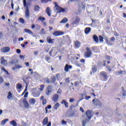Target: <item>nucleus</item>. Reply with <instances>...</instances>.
Returning <instances> with one entry per match:
<instances>
[{
  "mask_svg": "<svg viewBox=\"0 0 126 126\" xmlns=\"http://www.w3.org/2000/svg\"><path fill=\"white\" fill-rule=\"evenodd\" d=\"M1 69H2V70L4 71V72H6V73H8V71L5 69V67H2Z\"/></svg>",
  "mask_w": 126,
  "mask_h": 126,
  "instance_id": "52",
  "label": "nucleus"
},
{
  "mask_svg": "<svg viewBox=\"0 0 126 126\" xmlns=\"http://www.w3.org/2000/svg\"><path fill=\"white\" fill-rule=\"evenodd\" d=\"M3 78H2V77L1 76H0V84H1L3 82Z\"/></svg>",
  "mask_w": 126,
  "mask_h": 126,
  "instance_id": "47",
  "label": "nucleus"
},
{
  "mask_svg": "<svg viewBox=\"0 0 126 126\" xmlns=\"http://www.w3.org/2000/svg\"><path fill=\"white\" fill-rule=\"evenodd\" d=\"M68 19L66 18H64L61 21L60 23H66L67 22Z\"/></svg>",
  "mask_w": 126,
  "mask_h": 126,
  "instance_id": "32",
  "label": "nucleus"
},
{
  "mask_svg": "<svg viewBox=\"0 0 126 126\" xmlns=\"http://www.w3.org/2000/svg\"><path fill=\"white\" fill-rule=\"evenodd\" d=\"M46 41L49 44H54V41H55V39H52L51 36H49L47 37Z\"/></svg>",
  "mask_w": 126,
  "mask_h": 126,
  "instance_id": "17",
  "label": "nucleus"
},
{
  "mask_svg": "<svg viewBox=\"0 0 126 126\" xmlns=\"http://www.w3.org/2000/svg\"><path fill=\"white\" fill-rule=\"evenodd\" d=\"M93 39L94 42H96V43H98V42H99V38H98V36L96 35V34L94 35Z\"/></svg>",
  "mask_w": 126,
  "mask_h": 126,
  "instance_id": "23",
  "label": "nucleus"
},
{
  "mask_svg": "<svg viewBox=\"0 0 126 126\" xmlns=\"http://www.w3.org/2000/svg\"><path fill=\"white\" fill-rule=\"evenodd\" d=\"M45 12L47 14V15L49 16V17H50L52 13V10L51 9V8L50 7H47L46 8Z\"/></svg>",
  "mask_w": 126,
  "mask_h": 126,
  "instance_id": "16",
  "label": "nucleus"
},
{
  "mask_svg": "<svg viewBox=\"0 0 126 126\" xmlns=\"http://www.w3.org/2000/svg\"><path fill=\"white\" fill-rule=\"evenodd\" d=\"M60 107V103L57 102L56 104H55L54 106V110H58V108Z\"/></svg>",
  "mask_w": 126,
  "mask_h": 126,
  "instance_id": "33",
  "label": "nucleus"
},
{
  "mask_svg": "<svg viewBox=\"0 0 126 126\" xmlns=\"http://www.w3.org/2000/svg\"><path fill=\"white\" fill-rule=\"evenodd\" d=\"M63 34H64V32L61 31H55L53 33V35L55 36V37H58V36H62V35H63Z\"/></svg>",
  "mask_w": 126,
  "mask_h": 126,
  "instance_id": "10",
  "label": "nucleus"
},
{
  "mask_svg": "<svg viewBox=\"0 0 126 126\" xmlns=\"http://www.w3.org/2000/svg\"><path fill=\"white\" fill-rule=\"evenodd\" d=\"M114 66H113L112 67H111V66L106 65V68H107V70H108L109 72H111L112 71V68H114Z\"/></svg>",
  "mask_w": 126,
  "mask_h": 126,
  "instance_id": "27",
  "label": "nucleus"
},
{
  "mask_svg": "<svg viewBox=\"0 0 126 126\" xmlns=\"http://www.w3.org/2000/svg\"><path fill=\"white\" fill-rule=\"evenodd\" d=\"M80 63L85 64V59H81L80 60Z\"/></svg>",
  "mask_w": 126,
  "mask_h": 126,
  "instance_id": "49",
  "label": "nucleus"
},
{
  "mask_svg": "<svg viewBox=\"0 0 126 126\" xmlns=\"http://www.w3.org/2000/svg\"><path fill=\"white\" fill-rule=\"evenodd\" d=\"M0 61H1V62H0L1 64H2L3 65H7V60L4 59V57H2L1 58Z\"/></svg>",
  "mask_w": 126,
  "mask_h": 126,
  "instance_id": "13",
  "label": "nucleus"
},
{
  "mask_svg": "<svg viewBox=\"0 0 126 126\" xmlns=\"http://www.w3.org/2000/svg\"><path fill=\"white\" fill-rule=\"evenodd\" d=\"M42 125L43 126H46L47 125V126H51L52 122H51V121L49 122V118L48 117H46L43 119Z\"/></svg>",
  "mask_w": 126,
  "mask_h": 126,
  "instance_id": "5",
  "label": "nucleus"
},
{
  "mask_svg": "<svg viewBox=\"0 0 126 126\" xmlns=\"http://www.w3.org/2000/svg\"><path fill=\"white\" fill-rule=\"evenodd\" d=\"M42 2H45L46 3V2H49V1H52V0H41Z\"/></svg>",
  "mask_w": 126,
  "mask_h": 126,
  "instance_id": "45",
  "label": "nucleus"
},
{
  "mask_svg": "<svg viewBox=\"0 0 126 126\" xmlns=\"http://www.w3.org/2000/svg\"><path fill=\"white\" fill-rule=\"evenodd\" d=\"M81 46V43L79 41H76L75 42V47L76 48H79Z\"/></svg>",
  "mask_w": 126,
  "mask_h": 126,
  "instance_id": "24",
  "label": "nucleus"
},
{
  "mask_svg": "<svg viewBox=\"0 0 126 126\" xmlns=\"http://www.w3.org/2000/svg\"><path fill=\"white\" fill-rule=\"evenodd\" d=\"M54 4L55 9L57 11H58V13H61V12H64V11H65V9H64V8H62V7L58 5L57 2H55Z\"/></svg>",
  "mask_w": 126,
  "mask_h": 126,
  "instance_id": "4",
  "label": "nucleus"
},
{
  "mask_svg": "<svg viewBox=\"0 0 126 126\" xmlns=\"http://www.w3.org/2000/svg\"><path fill=\"white\" fill-rule=\"evenodd\" d=\"M16 63L15 62V61L13 60L10 62V64H15Z\"/></svg>",
  "mask_w": 126,
  "mask_h": 126,
  "instance_id": "50",
  "label": "nucleus"
},
{
  "mask_svg": "<svg viewBox=\"0 0 126 126\" xmlns=\"http://www.w3.org/2000/svg\"><path fill=\"white\" fill-rule=\"evenodd\" d=\"M59 98H60V95L58 94H54L52 97V101L54 103H57L59 101Z\"/></svg>",
  "mask_w": 126,
  "mask_h": 126,
  "instance_id": "11",
  "label": "nucleus"
},
{
  "mask_svg": "<svg viewBox=\"0 0 126 126\" xmlns=\"http://www.w3.org/2000/svg\"><path fill=\"white\" fill-rule=\"evenodd\" d=\"M29 103L31 105H35V103H36V99L34 98L30 99Z\"/></svg>",
  "mask_w": 126,
  "mask_h": 126,
  "instance_id": "18",
  "label": "nucleus"
},
{
  "mask_svg": "<svg viewBox=\"0 0 126 126\" xmlns=\"http://www.w3.org/2000/svg\"><path fill=\"white\" fill-rule=\"evenodd\" d=\"M80 111H81V112H82V113H85V111L84 110H83V108H82V107H80Z\"/></svg>",
  "mask_w": 126,
  "mask_h": 126,
  "instance_id": "58",
  "label": "nucleus"
},
{
  "mask_svg": "<svg viewBox=\"0 0 126 126\" xmlns=\"http://www.w3.org/2000/svg\"><path fill=\"white\" fill-rule=\"evenodd\" d=\"M48 109H52V105H49L45 107L46 114H48Z\"/></svg>",
  "mask_w": 126,
  "mask_h": 126,
  "instance_id": "31",
  "label": "nucleus"
},
{
  "mask_svg": "<svg viewBox=\"0 0 126 126\" xmlns=\"http://www.w3.org/2000/svg\"><path fill=\"white\" fill-rule=\"evenodd\" d=\"M7 99H11V98H12V94L11 93V92H9L8 93V95L7 96Z\"/></svg>",
  "mask_w": 126,
  "mask_h": 126,
  "instance_id": "35",
  "label": "nucleus"
},
{
  "mask_svg": "<svg viewBox=\"0 0 126 126\" xmlns=\"http://www.w3.org/2000/svg\"><path fill=\"white\" fill-rule=\"evenodd\" d=\"M90 32H91V28L87 27L85 29V34H89Z\"/></svg>",
  "mask_w": 126,
  "mask_h": 126,
  "instance_id": "21",
  "label": "nucleus"
},
{
  "mask_svg": "<svg viewBox=\"0 0 126 126\" xmlns=\"http://www.w3.org/2000/svg\"><path fill=\"white\" fill-rule=\"evenodd\" d=\"M19 21L21 23H22V24H24V23H25V21H24V19L22 18H20L19 19Z\"/></svg>",
  "mask_w": 126,
  "mask_h": 126,
  "instance_id": "42",
  "label": "nucleus"
},
{
  "mask_svg": "<svg viewBox=\"0 0 126 126\" xmlns=\"http://www.w3.org/2000/svg\"><path fill=\"white\" fill-rule=\"evenodd\" d=\"M86 123H87L86 121L83 120L82 121V126H86Z\"/></svg>",
  "mask_w": 126,
  "mask_h": 126,
  "instance_id": "46",
  "label": "nucleus"
},
{
  "mask_svg": "<svg viewBox=\"0 0 126 126\" xmlns=\"http://www.w3.org/2000/svg\"><path fill=\"white\" fill-rule=\"evenodd\" d=\"M0 51L1 53H8L10 51V48L9 47H3L1 48Z\"/></svg>",
  "mask_w": 126,
  "mask_h": 126,
  "instance_id": "12",
  "label": "nucleus"
},
{
  "mask_svg": "<svg viewBox=\"0 0 126 126\" xmlns=\"http://www.w3.org/2000/svg\"><path fill=\"white\" fill-rule=\"evenodd\" d=\"M53 92V86L52 85H48L46 88V94L47 96L50 95L51 93Z\"/></svg>",
  "mask_w": 126,
  "mask_h": 126,
  "instance_id": "7",
  "label": "nucleus"
},
{
  "mask_svg": "<svg viewBox=\"0 0 126 126\" xmlns=\"http://www.w3.org/2000/svg\"><path fill=\"white\" fill-rule=\"evenodd\" d=\"M24 6L26 7L25 9V17L29 18L30 16V12L29 11V7H28V4L26 3V0H23Z\"/></svg>",
  "mask_w": 126,
  "mask_h": 126,
  "instance_id": "1",
  "label": "nucleus"
},
{
  "mask_svg": "<svg viewBox=\"0 0 126 126\" xmlns=\"http://www.w3.org/2000/svg\"><path fill=\"white\" fill-rule=\"evenodd\" d=\"M23 103L24 105L25 108H26V109H28L29 108V106H30L29 103H28V101L26 98H24L23 100Z\"/></svg>",
  "mask_w": 126,
  "mask_h": 126,
  "instance_id": "15",
  "label": "nucleus"
},
{
  "mask_svg": "<svg viewBox=\"0 0 126 126\" xmlns=\"http://www.w3.org/2000/svg\"><path fill=\"white\" fill-rule=\"evenodd\" d=\"M100 77L103 78V81H107V80H108V77H109V76H108V73L106 71L100 72Z\"/></svg>",
  "mask_w": 126,
  "mask_h": 126,
  "instance_id": "3",
  "label": "nucleus"
},
{
  "mask_svg": "<svg viewBox=\"0 0 126 126\" xmlns=\"http://www.w3.org/2000/svg\"><path fill=\"white\" fill-rule=\"evenodd\" d=\"M75 86H78L79 85V82L77 81L75 83H74Z\"/></svg>",
  "mask_w": 126,
  "mask_h": 126,
  "instance_id": "61",
  "label": "nucleus"
},
{
  "mask_svg": "<svg viewBox=\"0 0 126 126\" xmlns=\"http://www.w3.org/2000/svg\"><path fill=\"white\" fill-rule=\"evenodd\" d=\"M61 104L64 105L65 108H67L68 107V102H67L65 100H63L61 101Z\"/></svg>",
  "mask_w": 126,
  "mask_h": 126,
  "instance_id": "20",
  "label": "nucleus"
},
{
  "mask_svg": "<svg viewBox=\"0 0 126 126\" xmlns=\"http://www.w3.org/2000/svg\"><path fill=\"white\" fill-rule=\"evenodd\" d=\"M92 50H93L94 52V53H96V50H97V47H95V46L92 47Z\"/></svg>",
  "mask_w": 126,
  "mask_h": 126,
  "instance_id": "43",
  "label": "nucleus"
},
{
  "mask_svg": "<svg viewBox=\"0 0 126 126\" xmlns=\"http://www.w3.org/2000/svg\"><path fill=\"white\" fill-rule=\"evenodd\" d=\"M50 60H51V57L50 56H45V61H47L48 63H50L49 61H50Z\"/></svg>",
  "mask_w": 126,
  "mask_h": 126,
  "instance_id": "41",
  "label": "nucleus"
},
{
  "mask_svg": "<svg viewBox=\"0 0 126 126\" xmlns=\"http://www.w3.org/2000/svg\"><path fill=\"white\" fill-rule=\"evenodd\" d=\"M40 88H39V91H40V92H42V91H43V90H44V88L45 87V85L44 84H42V85H41L40 86Z\"/></svg>",
  "mask_w": 126,
  "mask_h": 126,
  "instance_id": "38",
  "label": "nucleus"
},
{
  "mask_svg": "<svg viewBox=\"0 0 126 126\" xmlns=\"http://www.w3.org/2000/svg\"><path fill=\"white\" fill-rule=\"evenodd\" d=\"M86 52L84 54V58H85V59L91 58V56H92V51H91V49H90V48L89 47H86Z\"/></svg>",
  "mask_w": 126,
  "mask_h": 126,
  "instance_id": "2",
  "label": "nucleus"
},
{
  "mask_svg": "<svg viewBox=\"0 0 126 126\" xmlns=\"http://www.w3.org/2000/svg\"><path fill=\"white\" fill-rule=\"evenodd\" d=\"M25 64H26V65L27 66H28V67L30 66V64L29 63V62H26V63H25Z\"/></svg>",
  "mask_w": 126,
  "mask_h": 126,
  "instance_id": "62",
  "label": "nucleus"
},
{
  "mask_svg": "<svg viewBox=\"0 0 126 126\" xmlns=\"http://www.w3.org/2000/svg\"><path fill=\"white\" fill-rule=\"evenodd\" d=\"M72 68V65L66 64L64 66V70L66 72H68V70H69V69H71Z\"/></svg>",
  "mask_w": 126,
  "mask_h": 126,
  "instance_id": "14",
  "label": "nucleus"
},
{
  "mask_svg": "<svg viewBox=\"0 0 126 126\" xmlns=\"http://www.w3.org/2000/svg\"><path fill=\"white\" fill-rule=\"evenodd\" d=\"M46 104H47V99H43L42 100V105H46Z\"/></svg>",
  "mask_w": 126,
  "mask_h": 126,
  "instance_id": "44",
  "label": "nucleus"
},
{
  "mask_svg": "<svg viewBox=\"0 0 126 126\" xmlns=\"http://www.w3.org/2000/svg\"><path fill=\"white\" fill-rule=\"evenodd\" d=\"M25 32H26V33H28V34H33V32H32V31H31V30L28 29H25L24 30Z\"/></svg>",
  "mask_w": 126,
  "mask_h": 126,
  "instance_id": "28",
  "label": "nucleus"
},
{
  "mask_svg": "<svg viewBox=\"0 0 126 126\" xmlns=\"http://www.w3.org/2000/svg\"><path fill=\"white\" fill-rule=\"evenodd\" d=\"M44 79L45 82H46V83H47L48 84H50V83H51V80H50V79H49L48 78H45Z\"/></svg>",
  "mask_w": 126,
  "mask_h": 126,
  "instance_id": "30",
  "label": "nucleus"
},
{
  "mask_svg": "<svg viewBox=\"0 0 126 126\" xmlns=\"http://www.w3.org/2000/svg\"><path fill=\"white\" fill-rule=\"evenodd\" d=\"M65 82L67 83H69V78H67L65 79Z\"/></svg>",
  "mask_w": 126,
  "mask_h": 126,
  "instance_id": "57",
  "label": "nucleus"
},
{
  "mask_svg": "<svg viewBox=\"0 0 126 126\" xmlns=\"http://www.w3.org/2000/svg\"><path fill=\"white\" fill-rule=\"evenodd\" d=\"M28 92H26L24 95V98H27L28 97Z\"/></svg>",
  "mask_w": 126,
  "mask_h": 126,
  "instance_id": "59",
  "label": "nucleus"
},
{
  "mask_svg": "<svg viewBox=\"0 0 126 126\" xmlns=\"http://www.w3.org/2000/svg\"><path fill=\"white\" fill-rule=\"evenodd\" d=\"M67 122H66V121H65L64 120H62V125H66V123H67Z\"/></svg>",
  "mask_w": 126,
  "mask_h": 126,
  "instance_id": "63",
  "label": "nucleus"
},
{
  "mask_svg": "<svg viewBox=\"0 0 126 126\" xmlns=\"http://www.w3.org/2000/svg\"><path fill=\"white\" fill-rule=\"evenodd\" d=\"M92 70L93 72L94 73V72H96L97 71V67H96V66H94L92 68Z\"/></svg>",
  "mask_w": 126,
  "mask_h": 126,
  "instance_id": "37",
  "label": "nucleus"
},
{
  "mask_svg": "<svg viewBox=\"0 0 126 126\" xmlns=\"http://www.w3.org/2000/svg\"><path fill=\"white\" fill-rule=\"evenodd\" d=\"M80 21V18L78 17H77L75 20V21L72 23L73 25H75V24H77Z\"/></svg>",
  "mask_w": 126,
  "mask_h": 126,
  "instance_id": "19",
  "label": "nucleus"
},
{
  "mask_svg": "<svg viewBox=\"0 0 126 126\" xmlns=\"http://www.w3.org/2000/svg\"><path fill=\"white\" fill-rule=\"evenodd\" d=\"M56 80H57V78L56 77V76H54L51 77V83H55Z\"/></svg>",
  "mask_w": 126,
  "mask_h": 126,
  "instance_id": "26",
  "label": "nucleus"
},
{
  "mask_svg": "<svg viewBox=\"0 0 126 126\" xmlns=\"http://www.w3.org/2000/svg\"><path fill=\"white\" fill-rule=\"evenodd\" d=\"M86 115L89 120H91V118L93 117V115H92V111L90 110H88L86 112Z\"/></svg>",
  "mask_w": 126,
  "mask_h": 126,
  "instance_id": "9",
  "label": "nucleus"
},
{
  "mask_svg": "<svg viewBox=\"0 0 126 126\" xmlns=\"http://www.w3.org/2000/svg\"><path fill=\"white\" fill-rule=\"evenodd\" d=\"M32 95L33 97H39L40 96V93L39 92L36 93L35 92H32Z\"/></svg>",
  "mask_w": 126,
  "mask_h": 126,
  "instance_id": "22",
  "label": "nucleus"
},
{
  "mask_svg": "<svg viewBox=\"0 0 126 126\" xmlns=\"http://www.w3.org/2000/svg\"><path fill=\"white\" fill-rule=\"evenodd\" d=\"M19 58L20 60H24V59H25V55H20Z\"/></svg>",
  "mask_w": 126,
  "mask_h": 126,
  "instance_id": "51",
  "label": "nucleus"
},
{
  "mask_svg": "<svg viewBox=\"0 0 126 126\" xmlns=\"http://www.w3.org/2000/svg\"><path fill=\"white\" fill-rule=\"evenodd\" d=\"M34 10L35 11H39L40 10V6H38L37 5H34Z\"/></svg>",
  "mask_w": 126,
  "mask_h": 126,
  "instance_id": "36",
  "label": "nucleus"
},
{
  "mask_svg": "<svg viewBox=\"0 0 126 126\" xmlns=\"http://www.w3.org/2000/svg\"><path fill=\"white\" fill-rule=\"evenodd\" d=\"M122 96L123 97H126V91H123V93L122 94Z\"/></svg>",
  "mask_w": 126,
  "mask_h": 126,
  "instance_id": "56",
  "label": "nucleus"
},
{
  "mask_svg": "<svg viewBox=\"0 0 126 126\" xmlns=\"http://www.w3.org/2000/svg\"><path fill=\"white\" fill-rule=\"evenodd\" d=\"M53 54V55H52ZM49 55L50 57H56L58 55V51H57V48L53 47L51 49V51L49 52Z\"/></svg>",
  "mask_w": 126,
  "mask_h": 126,
  "instance_id": "6",
  "label": "nucleus"
},
{
  "mask_svg": "<svg viewBox=\"0 0 126 126\" xmlns=\"http://www.w3.org/2000/svg\"><path fill=\"white\" fill-rule=\"evenodd\" d=\"M15 66L16 68H22V66L21 65L16 64L15 65Z\"/></svg>",
  "mask_w": 126,
  "mask_h": 126,
  "instance_id": "48",
  "label": "nucleus"
},
{
  "mask_svg": "<svg viewBox=\"0 0 126 126\" xmlns=\"http://www.w3.org/2000/svg\"><path fill=\"white\" fill-rule=\"evenodd\" d=\"M6 122H8V119H4V120L1 121V125H5V124L6 123Z\"/></svg>",
  "mask_w": 126,
  "mask_h": 126,
  "instance_id": "40",
  "label": "nucleus"
},
{
  "mask_svg": "<svg viewBox=\"0 0 126 126\" xmlns=\"http://www.w3.org/2000/svg\"><path fill=\"white\" fill-rule=\"evenodd\" d=\"M111 58H112V57H111L110 56H107V55H106V56H105V59H106V60H111Z\"/></svg>",
  "mask_w": 126,
  "mask_h": 126,
  "instance_id": "53",
  "label": "nucleus"
},
{
  "mask_svg": "<svg viewBox=\"0 0 126 126\" xmlns=\"http://www.w3.org/2000/svg\"><path fill=\"white\" fill-rule=\"evenodd\" d=\"M115 40H116V38L114 36L110 38V41L111 42H113V41H115Z\"/></svg>",
  "mask_w": 126,
  "mask_h": 126,
  "instance_id": "55",
  "label": "nucleus"
},
{
  "mask_svg": "<svg viewBox=\"0 0 126 126\" xmlns=\"http://www.w3.org/2000/svg\"><path fill=\"white\" fill-rule=\"evenodd\" d=\"M38 20H40L41 22H43V21H45V20H46V18L40 16L38 18Z\"/></svg>",
  "mask_w": 126,
  "mask_h": 126,
  "instance_id": "34",
  "label": "nucleus"
},
{
  "mask_svg": "<svg viewBox=\"0 0 126 126\" xmlns=\"http://www.w3.org/2000/svg\"><path fill=\"white\" fill-rule=\"evenodd\" d=\"M93 102L95 106H97V107H102V103H101V101H99V99L94 98L93 99Z\"/></svg>",
  "mask_w": 126,
  "mask_h": 126,
  "instance_id": "8",
  "label": "nucleus"
},
{
  "mask_svg": "<svg viewBox=\"0 0 126 126\" xmlns=\"http://www.w3.org/2000/svg\"><path fill=\"white\" fill-rule=\"evenodd\" d=\"M74 101H75L74 98H70L69 99L70 103H73Z\"/></svg>",
  "mask_w": 126,
  "mask_h": 126,
  "instance_id": "60",
  "label": "nucleus"
},
{
  "mask_svg": "<svg viewBox=\"0 0 126 126\" xmlns=\"http://www.w3.org/2000/svg\"><path fill=\"white\" fill-rule=\"evenodd\" d=\"M99 40L100 43H103L104 42V37L102 35H99L98 36Z\"/></svg>",
  "mask_w": 126,
  "mask_h": 126,
  "instance_id": "29",
  "label": "nucleus"
},
{
  "mask_svg": "<svg viewBox=\"0 0 126 126\" xmlns=\"http://www.w3.org/2000/svg\"><path fill=\"white\" fill-rule=\"evenodd\" d=\"M62 89H59L58 90V91H57V94H62Z\"/></svg>",
  "mask_w": 126,
  "mask_h": 126,
  "instance_id": "54",
  "label": "nucleus"
},
{
  "mask_svg": "<svg viewBox=\"0 0 126 126\" xmlns=\"http://www.w3.org/2000/svg\"><path fill=\"white\" fill-rule=\"evenodd\" d=\"M16 87L17 90H20L22 88V85H21V84L18 83L16 85Z\"/></svg>",
  "mask_w": 126,
  "mask_h": 126,
  "instance_id": "25",
  "label": "nucleus"
},
{
  "mask_svg": "<svg viewBox=\"0 0 126 126\" xmlns=\"http://www.w3.org/2000/svg\"><path fill=\"white\" fill-rule=\"evenodd\" d=\"M114 34L116 37H118V36H119V33H118V32H114Z\"/></svg>",
  "mask_w": 126,
  "mask_h": 126,
  "instance_id": "64",
  "label": "nucleus"
},
{
  "mask_svg": "<svg viewBox=\"0 0 126 126\" xmlns=\"http://www.w3.org/2000/svg\"><path fill=\"white\" fill-rule=\"evenodd\" d=\"M10 124L12 125L13 126H17V123H16V122H15L14 120L10 122Z\"/></svg>",
  "mask_w": 126,
  "mask_h": 126,
  "instance_id": "39",
  "label": "nucleus"
}]
</instances>
